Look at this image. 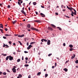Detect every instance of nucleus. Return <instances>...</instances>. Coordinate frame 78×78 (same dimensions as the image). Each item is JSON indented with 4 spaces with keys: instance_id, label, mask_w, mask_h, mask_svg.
I'll use <instances>...</instances> for the list:
<instances>
[{
    "instance_id": "obj_39",
    "label": "nucleus",
    "mask_w": 78,
    "mask_h": 78,
    "mask_svg": "<svg viewBox=\"0 0 78 78\" xmlns=\"http://www.w3.org/2000/svg\"><path fill=\"white\" fill-rule=\"evenodd\" d=\"M7 7L8 8H11V6H10V5H9Z\"/></svg>"
},
{
    "instance_id": "obj_45",
    "label": "nucleus",
    "mask_w": 78,
    "mask_h": 78,
    "mask_svg": "<svg viewBox=\"0 0 78 78\" xmlns=\"http://www.w3.org/2000/svg\"><path fill=\"white\" fill-rule=\"evenodd\" d=\"M24 52L25 53H28V52L26 51H24Z\"/></svg>"
},
{
    "instance_id": "obj_15",
    "label": "nucleus",
    "mask_w": 78,
    "mask_h": 78,
    "mask_svg": "<svg viewBox=\"0 0 78 78\" xmlns=\"http://www.w3.org/2000/svg\"><path fill=\"white\" fill-rule=\"evenodd\" d=\"M9 58V56H7L6 58V59L5 61H8V59Z\"/></svg>"
},
{
    "instance_id": "obj_40",
    "label": "nucleus",
    "mask_w": 78,
    "mask_h": 78,
    "mask_svg": "<svg viewBox=\"0 0 78 78\" xmlns=\"http://www.w3.org/2000/svg\"><path fill=\"white\" fill-rule=\"evenodd\" d=\"M51 55H52V54H49L48 55V56H50Z\"/></svg>"
},
{
    "instance_id": "obj_17",
    "label": "nucleus",
    "mask_w": 78,
    "mask_h": 78,
    "mask_svg": "<svg viewBox=\"0 0 78 78\" xmlns=\"http://www.w3.org/2000/svg\"><path fill=\"white\" fill-rule=\"evenodd\" d=\"M16 22H17V20H15L12 21V23H13V24H15L16 23Z\"/></svg>"
},
{
    "instance_id": "obj_22",
    "label": "nucleus",
    "mask_w": 78,
    "mask_h": 78,
    "mask_svg": "<svg viewBox=\"0 0 78 78\" xmlns=\"http://www.w3.org/2000/svg\"><path fill=\"white\" fill-rule=\"evenodd\" d=\"M18 1H19V2H20V3H23V0H18Z\"/></svg>"
},
{
    "instance_id": "obj_4",
    "label": "nucleus",
    "mask_w": 78,
    "mask_h": 78,
    "mask_svg": "<svg viewBox=\"0 0 78 78\" xmlns=\"http://www.w3.org/2000/svg\"><path fill=\"white\" fill-rule=\"evenodd\" d=\"M24 9H25V7H23L22 8V10L21 11V12L23 14H26V13L23 11H24Z\"/></svg>"
},
{
    "instance_id": "obj_23",
    "label": "nucleus",
    "mask_w": 78,
    "mask_h": 78,
    "mask_svg": "<svg viewBox=\"0 0 78 78\" xmlns=\"http://www.w3.org/2000/svg\"><path fill=\"white\" fill-rule=\"evenodd\" d=\"M69 47H70V48H72V47H73V45L72 44H70L69 45Z\"/></svg>"
},
{
    "instance_id": "obj_61",
    "label": "nucleus",
    "mask_w": 78,
    "mask_h": 78,
    "mask_svg": "<svg viewBox=\"0 0 78 78\" xmlns=\"http://www.w3.org/2000/svg\"><path fill=\"white\" fill-rule=\"evenodd\" d=\"M0 31L2 32V31H3V30L1 29H0Z\"/></svg>"
},
{
    "instance_id": "obj_29",
    "label": "nucleus",
    "mask_w": 78,
    "mask_h": 78,
    "mask_svg": "<svg viewBox=\"0 0 78 78\" xmlns=\"http://www.w3.org/2000/svg\"><path fill=\"white\" fill-rule=\"evenodd\" d=\"M2 74L4 75H6V72H4L2 73Z\"/></svg>"
},
{
    "instance_id": "obj_43",
    "label": "nucleus",
    "mask_w": 78,
    "mask_h": 78,
    "mask_svg": "<svg viewBox=\"0 0 78 78\" xmlns=\"http://www.w3.org/2000/svg\"><path fill=\"white\" fill-rule=\"evenodd\" d=\"M75 57H73V56H72L71 58V59H73V58H74Z\"/></svg>"
},
{
    "instance_id": "obj_1",
    "label": "nucleus",
    "mask_w": 78,
    "mask_h": 78,
    "mask_svg": "<svg viewBox=\"0 0 78 78\" xmlns=\"http://www.w3.org/2000/svg\"><path fill=\"white\" fill-rule=\"evenodd\" d=\"M73 9L74 12H73V11H71V16H72L73 17H74L75 16L74 15H76V11L75 9L73 8ZM73 14H74V15H73Z\"/></svg>"
},
{
    "instance_id": "obj_50",
    "label": "nucleus",
    "mask_w": 78,
    "mask_h": 78,
    "mask_svg": "<svg viewBox=\"0 0 78 78\" xmlns=\"http://www.w3.org/2000/svg\"><path fill=\"white\" fill-rule=\"evenodd\" d=\"M63 46H66V43H64L63 44Z\"/></svg>"
},
{
    "instance_id": "obj_12",
    "label": "nucleus",
    "mask_w": 78,
    "mask_h": 78,
    "mask_svg": "<svg viewBox=\"0 0 78 78\" xmlns=\"http://www.w3.org/2000/svg\"><path fill=\"white\" fill-rule=\"evenodd\" d=\"M51 25L52 26V28H56V26L55 25L53 24H51Z\"/></svg>"
},
{
    "instance_id": "obj_27",
    "label": "nucleus",
    "mask_w": 78,
    "mask_h": 78,
    "mask_svg": "<svg viewBox=\"0 0 78 78\" xmlns=\"http://www.w3.org/2000/svg\"><path fill=\"white\" fill-rule=\"evenodd\" d=\"M33 4L34 5H36V4H37L36 2H33Z\"/></svg>"
},
{
    "instance_id": "obj_3",
    "label": "nucleus",
    "mask_w": 78,
    "mask_h": 78,
    "mask_svg": "<svg viewBox=\"0 0 78 78\" xmlns=\"http://www.w3.org/2000/svg\"><path fill=\"white\" fill-rule=\"evenodd\" d=\"M3 47H5L6 48H9V46L7 44H5V43H4L3 45Z\"/></svg>"
},
{
    "instance_id": "obj_32",
    "label": "nucleus",
    "mask_w": 78,
    "mask_h": 78,
    "mask_svg": "<svg viewBox=\"0 0 78 78\" xmlns=\"http://www.w3.org/2000/svg\"><path fill=\"white\" fill-rule=\"evenodd\" d=\"M25 67H28V66H29V65H28V64H26L24 65Z\"/></svg>"
},
{
    "instance_id": "obj_8",
    "label": "nucleus",
    "mask_w": 78,
    "mask_h": 78,
    "mask_svg": "<svg viewBox=\"0 0 78 78\" xmlns=\"http://www.w3.org/2000/svg\"><path fill=\"white\" fill-rule=\"evenodd\" d=\"M25 35L22 34V35H18V37H24Z\"/></svg>"
},
{
    "instance_id": "obj_28",
    "label": "nucleus",
    "mask_w": 78,
    "mask_h": 78,
    "mask_svg": "<svg viewBox=\"0 0 78 78\" xmlns=\"http://www.w3.org/2000/svg\"><path fill=\"white\" fill-rule=\"evenodd\" d=\"M2 55H3V56H6V54H4L3 53H2L1 54Z\"/></svg>"
},
{
    "instance_id": "obj_5",
    "label": "nucleus",
    "mask_w": 78,
    "mask_h": 78,
    "mask_svg": "<svg viewBox=\"0 0 78 78\" xmlns=\"http://www.w3.org/2000/svg\"><path fill=\"white\" fill-rule=\"evenodd\" d=\"M48 30H49V31H53V28H52L50 27H48Z\"/></svg>"
},
{
    "instance_id": "obj_37",
    "label": "nucleus",
    "mask_w": 78,
    "mask_h": 78,
    "mask_svg": "<svg viewBox=\"0 0 78 78\" xmlns=\"http://www.w3.org/2000/svg\"><path fill=\"white\" fill-rule=\"evenodd\" d=\"M65 16L66 17H67V18H68V19H69V18H70V17H69V16H67L66 15H65Z\"/></svg>"
},
{
    "instance_id": "obj_58",
    "label": "nucleus",
    "mask_w": 78,
    "mask_h": 78,
    "mask_svg": "<svg viewBox=\"0 0 78 78\" xmlns=\"http://www.w3.org/2000/svg\"><path fill=\"white\" fill-rule=\"evenodd\" d=\"M69 60L66 61V63H67V62H69Z\"/></svg>"
},
{
    "instance_id": "obj_31",
    "label": "nucleus",
    "mask_w": 78,
    "mask_h": 78,
    "mask_svg": "<svg viewBox=\"0 0 78 78\" xmlns=\"http://www.w3.org/2000/svg\"><path fill=\"white\" fill-rule=\"evenodd\" d=\"M18 4L19 5H21V3H20V2H18Z\"/></svg>"
},
{
    "instance_id": "obj_56",
    "label": "nucleus",
    "mask_w": 78,
    "mask_h": 78,
    "mask_svg": "<svg viewBox=\"0 0 78 78\" xmlns=\"http://www.w3.org/2000/svg\"><path fill=\"white\" fill-rule=\"evenodd\" d=\"M27 46L28 45H29V43H28V42H27Z\"/></svg>"
},
{
    "instance_id": "obj_46",
    "label": "nucleus",
    "mask_w": 78,
    "mask_h": 78,
    "mask_svg": "<svg viewBox=\"0 0 78 78\" xmlns=\"http://www.w3.org/2000/svg\"><path fill=\"white\" fill-rule=\"evenodd\" d=\"M41 8H45V7H44V6H43L42 5H41Z\"/></svg>"
},
{
    "instance_id": "obj_6",
    "label": "nucleus",
    "mask_w": 78,
    "mask_h": 78,
    "mask_svg": "<svg viewBox=\"0 0 78 78\" xmlns=\"http://www.w3.org/2000/svg\"><path fill=\"white\" fill-rule=\"evenodd\" d=\"M9 60H10V61L13 60V57L10 55L9 56Z\"/></svg>"
},
{
    "instance_id": "obj_62",
    "label": "nucleus",
    "mask_w": 78,
    "mask_h": 78,
    "mask_svg": "<svg viewBox=\"0 0 78 78\" xmlns=\"http://www.w3.org/2000/svg\"><path fill=\"white\" fill-rule=\"evenodd\" d=\"M55 14L56 15H58V12H56L55 13Z\"/></svg>"
},
{
    "instance_id": "obj_30",
    "label": "nucleus",
    "mask_w": 78,
    "mask_h": 78,
    "mask_svg": "<svg viewBox=\"0 0 78 78\" xmlns=\"http://www.w3.org/2000/svg\"><path fill=\"white\" fill-rule=\"evenodd\" d=\"M66 8V6L63 5H61V8Z\"/></svg>"
},
{
    "instance_id": "obj_41",
    "label": "nucleus",
    "mask_w": 78,
    "mask_h": 78,
    "mask_svg": "<svg viewBox=\"0 0 78 78\" xmlns=\"http://www.w3.org/2000/svg\"><path fill=\"white\" fill-rule=\"evenodd\" d=\"M73 50V48H71L70 49V51H72Z\"/></svg>"
},
{
    "instance_id": "obj_44",
    "label": "nucleus",
    "mask_w": 78,
    "mask_h": 78,
    "mask_svg": "<svg viewBox=\"0 0 78 78\" xmlns=\"http://www.w3.org/2000/svg\"><path fill=\"white\" fill-rule=\"evenodd\" d=\"M57 66V63H56V62H55V67H56Z\"/></svg>"
},
{
    "instance_id": "obj_51",
    "label": "nucleus",
    "mask_w": 78,
    "mask_h": 78,
    "mask_svg": "<svg viewBox=\"0 0 78 78\" xmlns=\"http://www.w3.org/2000/svg\"><path fill=\"white\" fill-rule=\"evenodd\" d=\"M3 38L4 39H6V37H3Z\"/></svg>"
},
{
    "instance_id": "obj_36",
    "label": "nucleus",
    "mask_w": 78,
    "mask_h": 78,
    "mask_svg": "<svg viewBox=\"0 0 78 78\" xmlns=\"http://www.w3.org/2000/svg\"><path fill=\"white\" fill-rule=\"evenodd\" d=\"M9 43L10 44V45H11V43H12V42H11V41H9Z\"/></svg>"
},
{
    "instance_id": "obj_54",
    "label": "nucleus",
    "mask_w": 78,
    "mask_h": 78,
    "mask_svg": "<svg viewBox=\"0 0 78 78\" xmlns=\"http://www.w3.org/2000/svg\"><path fill=\"white\" fill-rule=\"evenodd\" d=\"M54 68H55V66H53L52 67V69H54Z\"/></svg>"
},
{
    "instance_id": "obj_52",
    "label": "nucleus",
    "mask_w": 78,
    "mask_h": 78,
    "mask_svg": "<svg viewBox=\"0 0 78 78\" xmlns=\"http://www.w3.org/2000/svg\"><path fill=\"white\" fill-rule=\"evenodd\" d=\"M28 78H31V75H30L28 77Z\"/></svg>"
},
{
    "instance_id": "obj_34",
    "label": "nucleus",
    "mask_w": 78,
    "mask_h": 78,
    "mask_svg": "<svg viewBox=\"0 0 78 78\" xmlns=\"http://www.w3.org/2000/svg\"><path fill=\"white\" fill-rule=\"evenodd\" d=\"M44 41L45 42H47V40L44 39Z\"/></svg>"
},
{
    "instance_id": "obj_53",
    "label": "nucleus",
    "mask_w": 78,
    "mask_h": 78,
    "mask_svg": "<svg viewBox=\"0 0 78 78\" xmlns=\"http://www.w3.org/2000/svg\"><path fill=\"white\" fill-rule=\"evenodd\" d=\"M13 45H14V46H15V45H16V44L15 43H13Z\"/></svg>"
},
{
    "instance_id": "obj_14",
    "label": "nucleus",
    "mask_w": 78,
    "mask_h": 78,
    "mask_svg": "<svg viewBox=\"0 0 78 78\" xmlns=\"http://www.w3.org/2000/svg\"><path fill=\"white\" fill-rule=\"evenodd\" d=\"M30 27H31V25H30V24H28L27 25V28H30Z\"/></svg>"
},
{
    "instance_id": "obj_16",
    "label": "nucleus",
    "mask_w": 78,
    "mask_h": 78,
    "mask_svg": "<svg viewBox=\"0 0 78 78\" xmlns=\"http://www.w3.org/2000/svg\"><path fill=\"white\" fill-rule=\"evenodd\" d=\"M1 27L0 28H3V24H0Z\"/></svg>"
},
{
    "instance_id": "obj_59",
    "label": "nucleus",
    "mask_w": 78,
    "mask_h": 78,
    "mask_svg": "<svg viewBox=\"0 0 78 78\" xmlns=\"http://www.w3.org/2000/svg\"><path fill=\"white\" fill-rule=\"evenodd\" d=\"M28 58H27V57H26V58H25V59H26V60H28Z\"/></svg>"
},
{
    "instance_id": "obj_18",
    "label": "nucleus",
    "mask_w": 78,
    "mask_h": 78,
    "mask_svg": "<svg viewBox=\"0 0 78 78\" xmlns=\"http://www.w3.org/2000/svg\"><path fill=\"white\" fill-rule=\"evenodd\" d=\"M64 70L65 72H67L68 71V69H67L66 68H64Z\"/></svg>"
},
{
    "instance_id": "obj_35",
    "label": "nucleus",
    "mask_w": 78,
    "mask_h": 78,
    "mask_svg": "<svg viewBox=\"0 0 78 78\" xmlns=\"http://www.w3.org/2000/svg\"><path fill=\"white\" fill-rule=\"evenodd\" d=\"M18 42H19V43H20V45H22V43H21V42L20 41H18Z\"/></svg>"
},
{
    "instance_id": "obj_33",
    "label": "nucleus",
    "mask_w": 78,
    "mask_h": 78,
    "mask_svg": "<svg viewBox=\"0 0 78 78\" xmlns=\"http://www.w3.org/2000/svg\"><path fill=\"white\" fill-rule=\"evenodd\" d=\"M68 9H69V10L71 9H73V8L72 7H71V8H70V7H69L68 8Z\"/></svg>"
},
{
    "instance_id": "obj_38",
    "label": "nucleus",
    "mask_w": 78,
    "mask_h": 78,
    "mask_svg": "<svg viewBox=\"0 0 78 78\" xmlns=\"http://www.w3.org/2000/svg\"><path fill=\"white\" fill-rule=\"evenodd\" d=\"M45 77H47V76H48V74H45Z\"/></svg>"
},
{
    "instance_id": "obj_10",
    "label": "nucleus",
    "mask_w": 78,
    "mask_h": 78,
    "mask_svg": "<svg viewBox=\"0 0 78 78\" xmlns=\"http://www.w3.org/2000/svg\"><path fill=\"white\" fill-rule=\"evenodd\" d=\"M40 15L41 16V17H45V15L42 13H40Z\"/></svg>"
},
{
    "instance_id": "obj_20",
    "label": "nucleus",
    "mask_w": 78,
    "mask_h": 78,
    "mask_svg": "<svg viewBox=\"0 0 78 78\" xmlns=\"http://www.w3.org/2000/svg\"><path fill=\"white\" fill-rule=\"evenodd\" d=\"M41 72H39V73H37V75H38L39 76L41 75Z\"/></svg>"
},
{
    "instance_id": "obj_60",
    "label": "nucleus",
    "mask_w": 78,
    "mask_h": 78,
    "mask_svg": "<svg viewBox=\"0 0 78 78\" xmlns=\"http://www.w3.org/2000/svg\"><path fill=\"white\" fill-rule=\"evenodd\" d=\"M28 9L29 11H30L31 10V9H30V7H29Z\"/></svg>"
},
{
    "instance_id": "obj_26",
    "label": "nucleus",
    "mask_w": 78,
    "mask_h": 78,
    "mask_svg": "<svg viewBox=\"0 0 78 78\" xmlns=\"http://www.w3.org/2000/svg\"><path fill=\"white\" fill-rule=\"evenodd\" d=\"M57 28H58V30H60V31H61V30H62V29H61V28L58 27H57Z\"/></svg>"
},
{
    "instance_id": "obj_63",
    "label": "nucleus",
    "mask_w": 78,
    "mask_h": 78,
    "mask_svg": "<svg viewBox=\"0 0 78 78\" xmlns=\"http://www.w3.org/2000/svg\"><path fill=\"white\" fill-rule=\"evenodd\" d=\"M73 55V57H75V54H74Z\"/></svg>"
},
{
    "instance_id": "obj_7",
    "label": "nucleus",
    "mask_w": 78,
    "mask_h": 78,
    "mask_svg": "<svg viewBox=\"0 0 78 78\" xmlns=\"http://www.w3.org/2000/svg\"><path fill=\"white\" fill-rule=\"evenodd\" d=\"M12 70L13 73H16V69L15 68H13Z\"/></svg>"
},
{
    "instance_id": "obj_48",
    "label": "nucleus",
    "mask_w": 78,
    "mask_h": 78,
    "mask_svg": "<svg viewBox=\"0 0 78 78\" xmlns=\"http://www.w3.org/2000/svg\"><path fill=\"white\" fill-rule=\"evenodd\" d=\"M35 12L36 14H37H37H38V12H37V11H35Z\"/></svg>"
},
{
    "instance_id": "obj_13",
    "label": "nucleus",
    "mask_w": 78,
    "mask_h": 78,
    "mask_svg": "<svg viewBox=\"0 0 78 78\" xmlns=\"http://www.w3.org/2000/svg\"><path fill=\"white\" fill-rule=\"evenodd\" d=\"M5 36H6V37H7V36H11V34H5Z\"/></svg>"
},
{
    "instance_id": "obj_55",
    "label": "nucleus",
    "mask_w": 78,
    "mask_h": 78,
    "mask_svg": "<svg viewBox=\"0 0 78 78\" xmlns=\"http://www.w3.org/2000/svg\"><path fill=\"white\" fill-rule=\"evenodd\" d=\"M13 55H16V52H13Z\"/></svg>"
},
{
    "instance_id": "obj_9",
    "label": "nucleus",
    "mask_w": 78,
    "mask_h": 78,
    "mask_svg": "<svg viewBox=\"0 0 78 78\" xmlns=\"http://www.w3.org/2000/svg\"><path fill=\"white\" fill-rule=\"evenodd\" d=\"M33 46H32V45H30L27 48V50H30V48H31V47H32Z\"/></svg>"
},
{
    "instance_id": "obj_11",
    "label": "nucleus",
    "mask_w": 78,
    "mask_h": 78,
    "mask_svg": "<svg viewBox=\"0 0 78 78\" xmlns=\"http://www.w3.org/2000/svg\"><path fill=\"white\" fill-rule=\"evenodd\" d=\"M47 44L48 45H50V40H48V41Z\"/></svg>"
},
{
    "instance_id": "obj_57",
    "label": "nucleus",
    "mask_w": 78,
    "mask_h": 78,
    "mask_svg": "<svg viewBox=\"0 0 78 78\" xmlns=\"http://www.w3.org/2000/svg\"><path fill=\"white\" fill-rule=\"evenodd\" d=\"M62 11H63L64 12V11H65L66 10H65V9H63L62 10Z\"/></svg>"
},
{
    "instance_id": "obj_42",
    "label": "nucleus",
    "mask_w": 78,
    "mask_h": 78,
    "mask_svg": "<svg viewBox=\"0 0 78 78\" xmlns=\"http://www.w3.org/2000/svg\"><path fill=\"white\" fill-rule=\"evenodd\" d=\"M6 70H7L8 72H9V73H10V71L9 70V69H6Z\"/></svg>"
},
{
    "instance_id": "obj_24",
    "label": "nucleus",
    "mask_w": 78,
    "mask_h": 78,
    "mask_svg": "<svg viewBox=\"0 0 78 78\" xmlns=\"http://www.w3.org/2000/svg\"><path fill=\"white\" fill-rule=\"evenodd\" d=\"M35 22H37V23H40L41 22V21L39 20H36Z\"/></svg>"
},
{
    "instance_id": "obj_64",
    "label": "nucleus",
    "mask_w": 78,
    "mask_h": 78,
    "mask_svg": "<svg viewBox=\"0 0 78 78\" xmlns=\"http://www.w3.org/2000/svg\"><path fill=\"white\" fill-rule=\"evenodd\" d=\"M23 59H24L23 56L22 57V60H23Z\"/></svg>"
},
{
    "instance_id": "obj_2",
    "label": "nucleus",
    "mask_w": 78,
    "mask_h": 78,
    "mask_svg": "<svg viewBox=\"0 0 78 78\" xmlns=\"http://www.w3.org/2000/svg\"><path fill=\"white\" fill-rule=\"evenodd\" d=\"M32 30H33L34 31H39V30H38V29H37L36 28H35L33 27H31V29Z\"/></svg>"
},
{
    "instance_id": "obj_21",
    "label": "nucleus",
    "mask_w": 78,
    "mask_h": 78,
    "mask_svg": "<svg viewBox=\"0 0 78 78\" xmlns=\"http://www.w3.org/2000/svg\"><path fill=\"white\" fill-rule=\"evenodd\" d=\"M20 58L18 59L17 60V62H20Z\"/></svg>"
},
{
    "instance_id": "obj_47",
    "label": "nucleus",
    "mask_w": 78,
    "mask_h": 78,
    "mask_svg": "<svg viewBox=\"0 0 78 78\" xmlns=\"http://www.w3.org/2000/svg\"><path fill=\"white\" fill-rule=\"evenodd\" d=\"M41 42H44V39H41Z\"/></svg>"
},
{
    "instance_id": "obj_25",
    "label": "nucleus",
    "mask_w": 78,
    "mask_h": 78,
    "mask_svg": "<svg viewBox=\"0 0 78 78\" xmlns=\"http://www.w3.org/2000/svg\"><path fill=\"white\" fill-rule=\"evenodd\" d=\"M19 76L20 77V78H22V75L20 74H19Z\"/></svg>"
},
{
    "instance_id": "obj_49",
    "label": "nucleus",
    "mask_w": 78,
    "mask_h": 78,
    "mask_svg": "<svg viewBox=\"0 0 78 78\" xmlns=\"http://www.w3.org/2000/svg\"><path fill=\"white\" fill-rule=\"evenodd\" d=\"M5 31H8V29L6 28H5Z\"/></svg>"
},
{
    "instance_id": "obj_19",
    "label": "nucleus",
    "mask_w": 78,
    "mask_h": 78,
    "mask_svg": "<svg viewBox=\"0 0 78 78\" xmlns=\"http://www.w3.org/2000/svg\"><path fill=\"white\" fill-rule=\"evenodd\" d=\"M36 44V42H31L30 43V44L31 45L32 44Z\"/></svg>"
}]
</instances>
